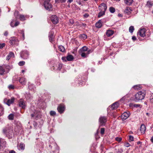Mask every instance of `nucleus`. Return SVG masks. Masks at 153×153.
I'll list each match as a JSON object with an SVG mask.
<instances>
[{
    "label": "nucleus",
    "instance_id": "obj_1",
    "mask_svg": "<svg viewBox=\"0 0 153 153\" xmlns=\"http://www.w3.org/2000/svg\"><path fill=\"white\" fill-rule=\"evenodd\" d=\"M2 133L9 138H11L14 135L13 127L12 126L6 127L3 129Z\"/></svg>",
    "mask_w": 153,
    "mask_h": 153
},
{
    "label": "nucleus",
    "instance_id": "obj_2",
    "mask_svg": "<svg viewBox=\"0 0 153 153\" xmlns=\"http://www.w3.org/2000/svg\"><path fill=\"white\" fill-rule=\"evenodd\" d=\"M145 95V92L140 91L135 94L134 100L136 102H137L139 100H142L144 98Z\"/></svg>",
    "mask_w": 153,
    "mask_h": 153
},
{
    "label": "nucleus",
    "instance_id": "obj_3",
    "mask_svg": "<svg viewBox=\"0 0 153 153\" xmlns=\"http://www.w3.org/2000/svg\"><path fill=\"white\" fill-rule=\"evenodd\" d=\"M31 117L36 119H37L41 117V112L38 110H35L34 112L31 114Z\"/></svg>",
    "mask_w": 153,
    "mask_h": 153
},
{
    "label": "nucleus",
    "instance_id": "obj_4",
    "mask_svg": "<svg viewBox=\"0 0 153 153\" xmlns=\"http://www.w3.org/2000/svg\"><path fill=\"white\" fill-rule=\"evenodd\" d=\"M19 41L18 39L16 37L13 36L10 38L9 42L11 45H18L19 44Z\"/></svg>",
    "mask_w": 153,
    "mask_h": 153
},
{
    "label": "nucleus",
    "instance_id": "obj_5",
    "mask_svg": "<svg viewBox=\"0 0 153 153\" xmlns=\"http://www.w3.org/2000/svg\"><path fill=\"white\" fill-rule=\"evenodd\" d=\"M6 142L3 139L0 138V153H3L1 151L6 147Z\"/></svg>",
    "mask_w": 153,
    "mask_h": 153
},
{
    "label": "nucleus",
    "instance_id": "obj_6",
    "mask_svg": "<svg viewBox=\"0 0 153 153\" xmlns=\"http://www.w3.org/2000/svg\"><path fill=\"white\" fill-rule=\"evenodd\" d=\"M29 52L26 50L22 51L20 53V56L23 59H27L28 58Z\"/></svg>",
    "mask_w": 153,
    "mask_h": 153
},
{
    "label": "nucleus",
    "instance_id": "obj_7",
    "mask_svg": "<svg viewBox=\"0 0 153 153\" xmlns=\"http://www.w3.org/2000/svg\"><path fill=\"white\" fill-rule=\"evenodd\" d=\"M44 5L45 9L49 11L52 10V5L49 1H46L44 2Z\"/></svg>",
    "mask_w": 153,
    "mask_h": 153
},
{
    "label": "nucleus",
    "instance_id": "obj_8",
    "mask_svg": "<svg viewBox=\"0 0 153 153\" xmlns=\"http://www.w3.org/2000/svg\"><path fill=\"white\" fill-rule=\"evenodd\" d=\"M51 20L52 22L54 24H57L59 22V18L55 15H52L50 17Z\"/></svg>",
    "mask_w": 153,
    "mask_h": 153
},
{
    "label": "nucleus",
    "instance_id": "obj_9",
    "mask_svg": "<svg viewBox=\"0 0 153 153\" xmlns=\"http://www.w3.org/2000/svg\"><path fill=\"white\" fill-rule=\"evenodd\" d=\"M146 30L144 28L140 29L137 32V35H139L142 37H144L146 36Z\"/></svg>",
    "mask_w": 153,
    "mask_h": 153
},
{
    "label": "nucleus",
    "instance_id": "obj_10",
    "mask_svg": "<svg viewBox=\"0 0 153 153\" xmlns=\"http://www.w3.org/2000/svg\"><path fill=\"white\" fill-rule=\"evenodd\" d=\"M107 120V118L105 116L100 117L99 121L101 125H105Z\"/></svg>",
    "mask_w": 153,
    "mask_h": 153
},
{
    "label": "nucleus",
    "instance_id": "obj_11",
    "mask_svg": "<svg viewBox=\"0 0 153 153\" xmlns=\"http://www.w3.org/2000/svg\"><path fill=\"white\" fill-rule=\"evenodd\" d=\"M130 115L129 112H124L121 115V118L123 120H124L128 118Z\"/></svg>",
    "mask_w": 153,
    "mask_h": 153
},
{
    "label": "nucleus",
    "instance_id": "obj_12",
    "mask_svg": "<svg viewBox=\"0 0 153 153\" xmlns=\"http://www.w3.org/2000/svg\"><path fill=\"white\" fill-rule=\"evenodd\" d=\"M15 98L14 97H12L10 99L7 100L5 99L4 100V102L8 106H10L11 104H13Z\"/></svg>",
    "mask_w": 153,
    "mask_h": 153
},
{
    "label": "nucleus",
    "instance_id": "obj_13",
    "mask_svg": "<svg viewBox=\"0 0 153 153\" xmlns=\"http://www.w3.org/2000/svg\"><path fill=\"white\" fill-rule=\"evenodd\" d=\"M49 146L51 148L52 152H54L56 150L58 152V147L56 144L54 143L51 144L49 145Z\"/></svg>",
    "mask_w": 153,
    "mask_h": 153
},
{
    "label": "nucleus",
    "instance_id": "obj_14",
    "mask_svg": "<svg viewBox=\"0 0 153 153\" xmlns=\"http://www.w3.org/2000/svg\"><path fill=\"white\" fill-rule=\"evenodd\" d=\"M99 9L100 11L105 12L107 9V5L105 4L102 3L99 6Z\"/></svg>",
    "mask_w": 153,
    "mask_h": 153
},
{
    "label": "nucleus",
    "instance_id": "obj_15",
    "mask_svg": "<svg viewBox=\"0 0 153 153\" xmlns=\"http://www.w3.org/2000/svg\"><path fill=\"white\" fill-rule=\"evenodd\" d=\"M65 107L64 105H60L57 108L58 111L60 114L63 112L65 110Z\"/></svg>",
    "mask_w": 153,
    "mask_h": 153
},
{
    "label": "nucleus",
    "instance_id": "obj_16",
    "mask_svg": "<svg viewBox=\"0 0 153 153\" xmlns=\"http://www.w3.org/2000/svg\"><path fill=\"white\" fill-rule=\"evenodd\" d=\"M28 88L30 90L34 93L36 91V88L33 84H31L30 82L28 83Z\"/></svg>",
    "mask_w": 153,
    "mask_h": 153
},
{
    "label": "nucleus",
    "instance_id": "obj_17",
    "mask_svg": "<svg viewBox=\"0 0 153 153\" xmlns=\"http://www.w3.org/2000/svg\"><path fill=\"white\" fill-rule=\"evenodd\" d=\"M53 67L54 69L60 70L61 69L62 67V64L57 63L56 65H54Z\"/></svg>",
    "mask_w": 153,
    "mask_h": 153
},
{
    "label": "nucleus",
    "instance_id": "obj_18",
    "mask_svg": "<svg viewBox=\"0 0 153 153\" xmlns=\"http://www.w3.org/2000/svg\"><path fill=\"white\" fill-rule=\"evenodd\" d=\"M146 130V127L144 124H142L140 126V131L142 134H144Z\"/></svg>",
    "mask_w": 153,
    "mask_h": 153
},
{
    "label": "nucleus",
    "instance_id": "obj_19",
    "mask_svg": "<svg viewBox=\"0 0 153 153\" xmlns=\"http://www.w3.org/2000/svg\"><path fill=\"white\" fill-rule=\"evenodd\" d=\"M19 102V105L20 107H22V108H25V103L22 100H20Z\"/></svg>",
    "mask_w": 153,
    "mask_h": 153
},
{
    "label": "nucleus",
    "instance_id": "obj_20",
    "mask_svg": "<svg viewBox=\"0 0 153 153\" xmlns=\"http://www.w3.org/2000/svg\"><path fill=\"white\" fill-rule=\"evenodd\" d=\"M15 57L14 53L12 52H10L8 55L6 57V59L7 60H9L11 57Z\"/></svg>",
    "mask_w": 153,
    "mask_h": 153
},
{
    "label": "nucleus",
    "instance_id": "obj_21",
    "mask_svg": "<svg viewBox=\"0 0 153 153\" xmlns=\"http://www.w3.org/2000/svg\"><path fill=\"white\" fill-rule=\"evenodd\" d=\"M25 146L23 143H21L18 146V149L19 150H23L25 149Z\"/></svg>",
    "mask_w": 153,
    "mask_h": 153
},
{
    "label": "nucleus",
    "instance_id": "obj_22",
    "mask_svg": "<svg viewBox=\"0 0 153 153\" xmlns=\"http://www.w3.org/2000/svg\"><path fill=\"white\" fill-rule=\"evenodd\" d=\"M118 106V103L116 102L112 104L111 107L113 109H115L117 108Z\"/></svg>",
    "mask_w": 153,
    "mask_h": 153
},
{
    "label": "nucleus",
    "instance_id": "obj_23",
    "mask_svg": "<svg viewBox=\"0 0 153 153\" xmlns=\"http://www.w3.org/2000/svg\"><path fill=\"white\" fill-rule=\"evenodd\" d=\"M131 11L132 10L129 7H127L124 10V12L127 14H129L131 13Z\"/></svg>",
    "mask_w": 153,
    "mask_h": 153
},
{
    "label": "nucleus",
    "instance_id": "obj_24",
    "mask_svg": "<svg viewBox=\"0 0 153 153\" xmlns=\"http://www.w3.org/2000/svg\"><path fill=\"white\" fill-rule=\"evenodd\" d=\"M114 33V32L112 30H108L106 32V35L108 36H110Z\"/></svg>",
    "mask_w": 153,
    "mask_h": 153
},
{
    "label": "nucleus",
    "instance_id": "obj_25",
    "mask_svg": "<svg viewBox=\"0 0 153 153\" xmlns=\"http://www.w3.org/2000/svg\"><path fill=\"white\" fill-rule=\"evenodd\" d=\"M102 25L101 21L99 20L98 22H97L95 25V26L96 27L98 28H100Z\"/></svg>",
    "mask_w": 153,
    "mask_h": 153
},
{
    "label": "nucleus",
    "instance_id": "obj_26",
    "mask_svg": "<svg viewBox=\"0 0 153 153\" xmlns=\"http://www.w3.org/2000/svg\"><path fill=\"white\" fill-rule=\"evenodd\" d=\"M153 5V3L152 1H148L147 2L146 6L149 8H151Z\"/></svg>",
    "mask_w": 153,
    "mask_h": 153
},
{
    "label": "nucleus",
    "instance_id": "obj_27",
    "mask_svg": "<svg viewBox=\"0 0 153 153\" xmlns=\"http://www.w3.org/2000/svg\"><path fill=\"white\" fill-rule=\"evenodd\" d=\"M26 79L23 77L20 78L19 80L20 83L22 85H25L26 83Z\"/></svg>",
    "mask_w": 153,
    "mask_h": 153
},
{
    "label": "nucleus",
    "instance_id": "obj_28",
    "mask_svg": "<svg viewBox=\"0 0 153 153\" xmlns=\"http://www.w3.org/2000/svg\"><path fill=\"white\" fill-rule=\"evenodd\" d=\"M21 129L22 128L21 126H16L15 128L14 131L16 133H19V132L20 131Z\"/></svg>",
    "mask_w": 153,
    "mask_h": 153
},
{
    "label": "nucleus",
    "instance_id": "obj_29",
    "mask_svg": "<svg viewBox=\"0 0 153 153\" xmlns=\"http://www.w3.org/2000/svg\"><path fill=\"white\" fill-rule=\"evenodd\" d=\"M27 16H25L24 15L19 14V19L21 21H23L26 20L25 18L27 17Z\"/></svg>",
    "mask_w": 153,
    "mask_h": 153
},
{
    "label": "nucleus",
    "instance_id": "obj_30",
    "mask_svg": "<svg viewBox=\"0 0 153 153\" xmlns=\"http://www.w3.org/2000/svg\"><path fill=\"white\" fill-rule=\"evenodd\" d=\"M79 54L82 57L85 58L87 57L88 55L87 53H85V52L79 51Z\"/></svg>",
    "mask_w": 153,
    "mask_h": 153
},
{
    "label": "nucleus",
    "instance_id": "obj_31",
    "mask_svg": "<svg viewBox=\"0 0 153 153\" xmlns=\"http://www.w3.org/2000/svg\"><path fill=\"white\" fill-rule=\"evenodd\" d=\"M133 1V0H124L125 3L127 5H131Z\"/></svg>",
    "mask_w": 153,
    "mask_h": 153
},
{
    "label": "nucleus",
    "instance_id": "obj_32",
    "mask_svg": "<svg viewBox=\"0 0 153 153\" xmlns=\"http://www.w3.org/2000/svg\"><path fill=\"white\" fill-rule=\"evenodd\" d=\"M5 72V71L4 69V67L0 66V74L3 75Z\"/></svg>",
    "mask_w": 153,
    "mask_h": 153
},
{
    "label": "nucleus",
    "instance_id": "obj_33",
    "mask_svg": "<svg viewBox=\"0 0 153 153\" xmlns=\"http://www.w3.org/2000/svg\"><path fill=\"white\" fill-rule=\"evenodd\" d=\"M67 57V60L68 61H71L74 59V58L73 56L71 55H68Z\"/></svg>",
    "mask_w": 153,
    "mask_h": 153
},
{
    "label": "nucleus",
    "instance_id": "obj_34",
    "mask_svg": "<svg viewBox=\"0 0 153 153\" xmlns=\"http://www.w3.org/2000/svg\"><path fill=\"white\" fill-rule=\"evenodd\" d=\"M88 48L85 46L79 50V51L85 52L88 51Z\"/></svg>",
    "mask_w": 153,
    "mask_h": 153
},
{
    "label": "nucleus",
    "instance_id": "obj_35",
    "mask_svg": "<svg viewBox=\"0 0 153 153\" xmlns=\"http://www.w3.org/2000/svg\"><path fill=\"white\" fill-rule=\"evenodd\" d=\"M49 39L50 42H51L53 40V35L52 33H50L49 36Z\"/></svg>",
    "mask_w": 153,
    "mask_h": 153
},
{
    "label": "nucleus",
    "instance_id": "obj_36",
    "mask_svg": "<svg viewBox=\"0 0 153 153\" xmlns=\"http://www.w3.org/2000/svg\"><path fill=\"white\" fill-rule=\"evenodd\" d=\"M59 50L62 52L65 51V49L64 47L62 45H59L58 47Z\"/></svg>",
    "mask_w": 153,
    "mask_h": 153
},
{
    "label": "nucleus",
    "instance_id": "obj_37",
    "mask_svg": "<svg viewBox=\"0 0 153 153\" xmlns=\"http://www.w3.org/2000/svg\"><path fill=\"white\" fill-rule=\"evenodd\" d=\"M80 37L84 39H85L87 38V35L85 34H80L79 36Z\"/></svg>",
    "mask_w": 153,
    "mask_h": 153
},
{
    "label": "nucleus",
    "instance_id": "obj_38",
    "mask_svg": "<svg viewBox=\"0 0 153 153\" xmlns=\"http://www.w3.org/2000/svg\"><path fill=\"white\" fill-rule=\"evenodd\" d=\"M105 14V12L102 11H100V12L99 13L98 17L100 18L103 15H104Z\"/></svg>",
    "mask_w": 153,
    "mask_h": 153
},
{
    "label": "nucleus",
    "instance_id": "obj_39",
    "mask_svg": "<svg viewBox=\"0 0 153 153\" xmlns=\"http://www.w3.org/2000/svg\"><path fill=\"white\" fill-rule=\"evenodd\" d=\"M4 114V109L1 105L0 104V116Z\"/></svg>",
    "mask_w": 153,
    "mask_h": 153
},
{
    "label": "nucleus",
    "instance_id": "obj_40",
    "mask_svg": "<svg viewBox=\"0 0 153 153\" xmlns=\"http://www.w3.org/2000/svg\"><path fill=\"white\" fill-rule=\"evenodd\" d=\"M134 28L133 26H131L129 29V32L132 33L133 32L134 30Z\"/></svg>",
    "mask_w": 153,
    "mask_h": 153
},
{
    "label": "nucleus",
    "instance_id": "obj_41",
    "mask_svg": "<svg viewBox=\"0 0 153 153\" xmlns=\"http://www.w3.org/2000/svg\"><path fill=\"white\" fill-rule=\"evenodd\" d=\"M109 10L110 12L111 13H113L115 12V9L113 7H110Z\"/></svg>",
    "mask_w": 153,
    "mask_h": 153
},
{
    "label": "nucleus",
    "instance_id": "obj_42",
    "mask_svg": "<svg viewBox=\"0 0 153 153\" xmlns=\"http://www.w3.org/2000/svg\"><path fill=\"white\" fill-rule=\"evenodd\" d=\"M8 117L10 120H13L14 118V115L13 114H10L8 116Z\"/></svg>",
    "mask_w": 153,
    "mask_h": 153
},
{
    "label": "nucleus",
    "instance_id": "obj_43",
    "mask_svg": "<svg viewBox=\"0 0 153 153\" xmlns=\"http://www.w3.org/2000/svg\"><path fill=\"white\" fill-rule=\"evenodd\" d=\"M133 88L134 89L137 90H139L141 89V87L140 85H135L133 87Z\"/></svg>",
    "mask_w": 153,
    "mask_h": 153
},
{
    "label": "nucleus",
    "instance_id": "obj_44",
    "mask_svg": "<svg viewBox=\"0 0 153 153\" xmlns=\"http://www.w3.org/2000/svg\"><path fill=\"white\" fill-rule=\"evenodd\" d=\"M50 114L51 116H54L56 114V112L53 111H51L50 112Z\"/></svg>",
    "mask_w": 153,
    "mask_h": 153
},
{
    "label": "nucleus",
    "instance_id": "obj_45",
    "mask_svg": "<svg viewBox=\"0 0 153 153\" xmlns=\"http://www.w3.org/2000/svg\"><path fill=\"white\" fill-rule=\"evenodd\" d=\"M25 64V62L24 61H22L20 62L18 64L19 66H22L23 65H24Z\"/></svg>",
    "mask_w": 153,
    "mask_h": 153
},
{
    "label": "nucleus",
    "instance_id": "obj_46",
    "mask_svg": "<svg viewBox=\"0 0 153 153\" xmlns=\"http://www.w3.org/2000/svg\"><path fill=\"white\" fill-rule=\"evenodd\" d=\"M134 137L131 136H129V137L128 140L129 142H131L134 140Z\"/></svg>",
    "mask_w": 153,
    "mask_h": 153
},
{
    "label": "nucleus",
    "instance_id": "obj_47",
    "mask_svg": "<svg viewBox=\"0 0 153 153\" xmlns=\"http://www.w3.org/2000/svg\"><path fill=\"white\" fill-rule=\"evenodd\" d=\"M55 1L56 2H59L60 1L61 3H65L66 0H55Z\"/></svg>",
    "mask_w": 153,
    "mask_h": 153
},
{
    "label": "nucleus",
    "instance_id": "obj_48",
    "mask_svg": "<svg viewBox=\"0 0 153 153\" xmlns=\"http://www.w3.org/2000/svg\"><path fill=\"white\" fill-rule=\"evenodd\" d=\"M105 133V128H101L100 133L101 134L103 135Z\"/></svg>",
    "mask_w": 153,
    "mask_h": 153
},
{
    "label": "nucleus",
    "instance_id": "obj_49",
    "mask_svg": "<svg viewBox=\"0 0 153 153\" xmlns=\"http://www.w3.org/2000/svg\"><path fill=\"white\" fill-rule=\"evenodd\" d=\"M5 46V44L3 43L2 44H0V49L2 48Z\"/></svg>",
    "mask_w": 153,
    "mask_h": 153
},
{
    "label": "nucleus",
    "instance_id": "obj_50",
    "mask_svg": "<svg viewBox=\"0 0 153 153\" xmlns=\"http://www.w3.org/2000/svg\"><path fill=\"white\" fill-rule=\"evenodd\" d=\"M62 59L64 62H66L67 61L66 57H62Z\"/></svg>",
    "mask_w": 153,
    "mask_h": 153
},
{
    "label": "nucleus",
    "instance_id": "obj_51",
    "mask_svg": "<svg viewBox=\"0 0 153 153\" xmlns=\"http://www.w3.org/2000/svg\"><path fill=\"white\" fill-rule=\"evenodd\" d=\"M123 150L121 149H118L117 152V153H122Z\"/></svg>",
    "mask_w": 153,
    "mask_h": 153
},
{
    "label": "nucleus",
    "instance_id": "obj_52",
    "mask_svg": "<svg viewBox=\"0 0 153 153\" xmlns=\"http://www.w3.org/2000/svg\"><path fill=\"white\" fill-rule=\"evenodd\" d=\"M70 23L72 25L74 23V20L72 19H70L69 20Z\"/></svg>",
    "mask_w": 153,
    "mask_h": 153
},
{
    "label": "nucleus",
    "instance_id": "obj_53",
    "mask_svg": "<svg viewBox=\"0 0 153 153\" xmlns=\"http://www.w3.org/2000/svg\"><path fill=\"white\" fill-rule=\"evenodd\" d=\"M14 22V21L13 20L10 23V26L12 27H14V26L13 25V22Z\"/></svg>",
    "mask_w": 153,
    "mask_h": 153
},
{
    "label": "nucleus",
    "instance_id": "obj_54",
    "mask_svg": "<svg viewBox=\"0 0 153 153\" xmlns=\"http://www.w3.org/2000/svg\"><path fill=\"white\" fill-rule=\"evenodd\" d=\"M93 51L91 50L90 49L89 50H88V51H87V54L88 55L89 53L92 52Z\"/></svg>",
    "mask_w": 153,
    "mask_h": 153
},
{
    "label": "nucleus",
    "instance_id": "obj_55",
    "mask_svg": "<svg viewBox=\"0 0 153 153\" xmlns=\"http://www.w3.org/2000/svg\"><path fill=\"white\" fill-rule=\"evenodd\" d=\"M124 145L126 147H128L130 146L129 143H124Z\"/></svg>",
    "mask_w": 153,
    "mask_h": 153
},
{
    "label": "nucleus",
    "instance_id": "obj_56",
    "mask_svg": "<svg viewBox=\"0 0 153 153\" xmlns=\"http://www.w3.org/2000/svg\"><path fill=\"white\" fill-rule=\"evenodd\" d=\"M89 16V15L88 13H85L83 15L84 18H87Z\"/></svg>",
    "mask_w": 153,
    "mask_h": 153
},
{
    "label": "nucleus",
    "instance_id": "obj_57",
    "mask_svg": "<svg viewBox=\"0 0 153 153\" xmlns=\"http://www.w3.org/2000/svg\"><path fill=\"white\" fill-rule=\"evenodd\" d=\"M19 24V22H16L15 23V24L14 25V27H16L18 26Z\"/></svg>",
    "mask_w": 153,
    "mask_h": 153
},
{
    "label": "nucleus",
    "instance_id": "obj_58",
    "mask_svg": "<svg viewBox=\"0 0 153 153\" xmlns=\"http://www.w3.org/2000/svg\"><path fill=\"white\" fill-rule=\"evenodd\" d=\"M9 88L10 89H13L14 88L13 85H10L9 86Z\"/></svg>",
    "mask_w": 153,
    "mask_h": 153
},
{
    "label": "nucleus",
    "instance_id": "obj_59",
    "mask_svg": "<svg viewBox=\"0 0 153 153\" xmlns=\"http://www.w3.org/2000/svg\"><path fill=\"white\" fill-rule=\"evenodd\" d=\"M132 39L133 41H135L136 40L137 38L135 36H133L132 37Z\"/></svg>",
    "mask_w": 153,
    "mask_h": 153
},
{
    "label": "nucleus",
    "instance_id": "obj_60",
    "mask_svg": "<svg viewBox=\"0 0 153 153\" xmlns=\"http://www.w3.org/2000/svg\"><path fill=\"white\" fill-rule=\"evenodd\" d=\"M116 140H117L119 142H120L121 141L122 139L121 138H116Z\"/></svg>",
    "mask_w": 153,
    "mask_h": 153
},
{
    "label": "nucleus",
    "instance_id": "obj_61",
    "mask_svg": "<svg viewBox=\"0 0 153 153\" xmlns=\"http://www.w3.org/2000/svg\"><path fill=\"white\" fill-rule=\"evenodd\" d=\"M33 125L35 127H36L37 125V124L36 122H34L33 123Z\"/></svg>",
    "mask_w": 153,
    "mask_h": 153
},
{
    "label": "nucleus",
    "instance_id": "obj_62",
    "mask_svg": "<svg viewBox=\"0 0 153 153\" xmlns=\"http://www.w3.org/2000/svg\"><path fill=\"white\" fill-rule=\"evenodd\" d=\"M26 97L27 98H28L30 99L31 97V96L30 94H29L28 95H27V96Z\"/></svg>",
    "mask_w": 153,
    "mask_h": 153
},
{
    "label": "nucleus",
    "instance_id": "obj_63",
    "mask_svg": "<svg viewBox=\"0 0 153 153\" xmlns=\"http://www.w3.org/2000/svg\"><path fill=\"white\" fill-rule=\"evenodd\" d=\"M134 107H138L140 106V105L139 104H134Z\"/></svg>",
    "mask_w": 153,
    "mask_h": 153
},
{
    "label": "nucleus",
    "instance_id": "obj_64",
    "mask_svg": "<svg viewBox=\"0 0 153 153\" xmlns=\"http://www.w3.org/2000/svg\"><path fill=\"white\" fill-rule=\"evenodd\" d=\"M9 153H16V152L14 150H11L9 152Z\"/></svg>",
    "mask_w": 153,
    "mask_h": 153
}]
</instances>
